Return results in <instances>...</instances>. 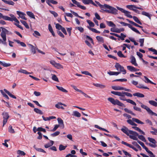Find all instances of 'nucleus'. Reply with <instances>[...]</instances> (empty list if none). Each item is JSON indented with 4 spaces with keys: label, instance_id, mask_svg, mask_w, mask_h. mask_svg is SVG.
I'll return each mask as SVG.
<instances>
[{
    "label": "nucleus",
    "instance_id": "f257e3e1",
    "mask_svg": "<svg viewBox=\"0 0 157 157\" xmlns=\"http://www.w3.org/2000/svg\"><path fill=\"white\" fill-rule=\"evenodd\" d=\"M95 2L101 8V9L104 11L114 14H117L118 10L113 7L105 4L104 5H102L98 2L97 1H95Z\"/></svg>",
    "mask_w": 157,
    "mask_h": 157
},
{
    "label": "nucleus",
    "instance_id": "f03ea898",
    "mask_svg": "<svg viewBox=\"0 0 157 157\" xmlns=\"http://www.w3.org/2000/svg\"><path fill=\"white\" fill-rule=\"evenodd\" d=\"M1 28L2 29V31L0 35L3 39V40L0 38V44L2 43L6 45V34H11L12 33L3 27H1Z\"/></svg>",
    "mask_w": 157,
    "mask_h": 157
},
{
    "label": "nucleus",
    "instance_id": "7ed1b4c3",
    "mask_svg": "<svg viewBox=\"0 0 157 157\" xmlns=\"http://www.w3.org/2000/svg\"><path fill=\"white\" fill-rule=\"evenodd\" d=\"M108 100L114 105H117L121 107L125 106V105L123 103L121 102L117 99L115 100L114 98H108Z\"/></svg>",
    "mask_w": 157,
    "mask_h": 157
},
{
    "label": "nucleus",
    "instance_id": "20e7f679",
    "mask_svg": "<svg viewBox=\"0 0 157 157\" xmlns=\"http://www.w3.org/2000/svg\"><path fill=\"white\" fill-rule=\"evenodd\" d=\"M140 104H141V107L143 109H144L146 110L148 113L151 115H154L155 116H157V114L153 112L146 105H145L144 104H143L141 102H140Z\"/></svg>",
    "mask_w": 157,
    "mask_h": 157
},
{
    "label": "nucleus",
    "instance_id": "39448f33",
    "mask_svg": "<svg viewBox=\"0 0 157 157\" xmlns=\"http://www.w3.org/2000/svg\"><path fill=\"white\" fill-rule=\"evenodd\" d=\"M129 138L134 140H138V138L137 137L138 136V134L136 132L132 130H129Z\"/></svg>",
    "mask_w": 157,
    "mask_h": 157
},
{
    "label": "nucleus",
    "instance_id": "423d86ee",
    "mask_svg": "<svg viewBox=\"0 0 157 157\" xmlns=\"http://www.w3.org/2000/svg\"><path fill=\"white\" fill-rule=\"evenodd\" d=\"M127 122L128 124H131L132 125V124L134 122H136L137 123L141 124H144V123L143 122L140 121V120H139V119H137L134 118H132V120H130V119L127 120Z\"/></svg>",
    "mask_w": 157,
    "mask_h": 157
},
{
    "label": "nucleus",
    "instance_id": "0eeeda50",
    "mask_svg": "<svg viewBox=\"0 0 157 157\" xmlns=\"http://www.w3.org/2000/svg\"><path fill=\"white\" fill-rule=\"evenodd\" d=\"M115 66L118 71L119 70L120 71L122 72L123 74H125L126 73V71L124 69V67L119 63H116Z\"/></svg>",
    "mask_w": 157,
    "mask_h": 157
},
{
    "label": "nucleus",
    "instance_id": "6e6552de",
    "mask_svg": "<svg viewBox=\"0 0 157 157\" xmlns=\"http://www.w3.org/2000/svg\"><path fill=\"white\" fill-rule=\"evenodd\" d=\"M2 115H3V126H4L7 122V120L9 117V116L7 113L5 112L2 113Z\"/></svg>",
    "mask_w": 157,
    "mask_h": 157
},
{
    "label": "nucleus",
    "instance_id": "1a4fd4ad",
    "mask_svg": "<svg viewBox=\"0 0 157 157\" xmlns=\"http://www.w3.org/2000/svg\"><path fill=\"white\" fill-rule=\"evenodd\" d=\"M111 93L116 95H118L120 97H125V95L124 94V92H121L118 91H112Z\"/></svg>",
    "mask_w": 157,
    "mask_h": 157
},
{
    "label": "nucleus",
    "instance_id": "9d476101",
    "mask_svg": "<svg viewBox=\"0 0 157 157\" xmlns=\"http://www.w3.org/2000/svg\"><path fill=\"white\" fill-rule=\"evenodd\" d=\"M120 99L121 100H123L124 101H126L127 102L131 103V104L136 105V103L134 101H133L129 99H126L125 98V97H120Z\"/></svg>",
    "mask_w": 157,
    "mask_h": 157
},
{
    "label": "nucleus",
    "instance_id": "9b49d317",
    "mask_svg": "<svg viewBox=\"0 0 157 157\" xmlns=\"http://www.w3.org/2000/svg\"><path fill=\"white\" fill-rule=\"evenodd\" d=\"M82 2L85 4H91L95 6H97V5L95 4L92 0H82Z\"/></svg>",
    "mask_w": 157,
    "mask_h": 157
},
{
    "label": "nucleus",
    "instance_id": "f8f14e48",
    "mask_svg": "<svg viewBox=\"0 0 157 157\" xmlns=\"http://www.w3.org/2000/svg\"><path fill=\"white\" fill-rule=\"evenodd\" d=\"M17 14L19 15V17L21 18L22 19L25 20H27V18L25 17V15H26L25 13L19 11H17Z\"/></svg>",
    "mask_w": 157,
    "mask_h": 157
},
{
    "label": "nucleus",
    "instance_id": "ddd939ff",
    "mask_svg": "<svg viewBox=\"0 0 157 157\" xmlns=\"http://www.w3.org/2000/svg\"><path fill=\"white\" fill-rule=\"evenodd\" d=\"M121 143L122 144H123L125 145H126L129 147L130 148H132L133 150H135V151H138V150L135 147H134L133 146H132V145L131 144H129L128 143H127L125 142L124 141H122Z\"/></svg>",
    "mask_w": 157,
    "mask_h": 157
},
{
    "label": "nucleus",
    "instance_id": "4468645a",
    "mask_svg": "<svg viewBox=\"0 0 157 157\" xmlns=\"http://www.w3.org/2000/svg\"><path fill=\"white\" fill-rule=\"evenodd\" d=\"M57 121L59 124L58 125H59V126L62 128H63L64 127V125L63 120L61 118H58L57 119Z\"/></svg>",
    "mask_w": 157,
    "mask_h": 157
},
{
    "label": "nucleus",
    "instance_id": "2eb2a0df",
    "mask_svg": "<svg viewBox=\"0 0 157 157\" xmlns=\"http://www.w3.org/2000/svg\"><path fill=\"white\" fill-rule=\"evenodd\" d=\"M10 16L11 17L10 19L11 20L10 21H14L15 22L17 23L18 24L19 23V21L12 14H10Z\"/></svg>",
    "mask_w": 157,
    "mask_h": 157
},
{
    "label": "nucleus",
    "instance_id": "dca6fc26",
    "mask_svg": "<svg viewBox=\"0 0 157 157\" xmlns=\"http://www.w3.org/2000/svg\"><path fill=\"white\" fill-rule=\"evenodd\" d=\"M130 58L131 59V63L134 66H137L138 64L136 63L135 57L133 56H131Z\"/></svg>",
    "mask_w": 157,
    "mask_h": 157
},
{
    "label": "nucleus",
    "instance_id": "f3484780",
    "mask_svg": "<svg viewBox=\"0 0 157 157\" xmlns=\"http://www.w3.org/2000/svg\"><path fill=\"white\" fill-rule=\"evenodd\" d=\"M28 45L29 48L31 49V52L33 53V54H35L36 53V50L37 48L30 44H29Z\"/></svg>",
    "mask_w": 157,
    "mask_h": 157
},
{
    "label": "nucleus",
    "instance_id": "a211bd4d",
    "mask_svg": "<svg viewBox=\"0 0 157 157\" xmlns=\"http://www.w3.org/2000/svg\"><path fill=\"white\" fill-rule=\"evenodd\" d=\"M124 128L121 129V131L126 134L128 136H129V130L125 127H124Z\"/></svg>",
    "mask_w": 157,
    "mask_h": 157
},
{
    "label": "nucleus",
    "instance_id": "6ab92c4d",
    "mask_svg": "<svg viewBox=\"0 0 157 157\" xmlns=\"http://www.w3.org/2000/svg\"><path fill=\"white\" fill-rule=\"evenodd\" d=\"M5 3L8 4L9 5L13 6L14 4V3L12 1H7L6 0H2Z\"/></svg>",
    "mask_w": 157,
    "mask_h": 157
},
{
    "label": "nucleus",
    "instance_id": "aec40b11",
    "mask_svg": "<svg viewBox=\"0 0 157 157\" xmlns=\"http://www.w3.org/2000/svg\"><path fill=\"white\" fill-rule=\"evenodd\" d=\"M4 90L10 97L11 98H15V99H16V97L15 96H14V95L12 94L9 91H8L6 89H4Z\"/></svg>",
    "mask_w": 157,
    "mask_h": 157
},
{
    "label": "nucleus",
    "instance_id": "412c9836",
    "mask_svg": "<svg viewBox=\"0 0 157 157\" xmlns=\"http://www.w3.org/2000/svg\"><path fill=\"white\" fill-rule=\"evenodd\" d=\"M133 95L134 96H137L139 98H143L144 97V95L140 93H136L133 94Z\"/></svg>",
    "mask_w": 157,
    "mask_h": 157
},
{
    "label": "nucleus",
    "instance_id": "4be33fe9",
    "mask_svg": "<svg viewBox=\"0 0 157 157\" xmlns=\"http://www.w3.org/2000/svg\"><path fill=\"white\" fill-rule=\"evenodd\" d=\"M137 141V142L146 151H147L148 150L147 148L145 146L144 143L143 142L139 140H138Z\"/></svg>",
    "mask_w": 157,
    "mask_h": 157
},
{
    "label": "nucleus",
    "instance_id": "5701e85b",
    "mask_svg": "<svg viewBox=\"0 0 157 157\" xmlns=\"http://www.w3.org/2000/svg\"><path fill=\"white\" fill-rule=\"evenodd\" d=\"M93 84L96 87H99L102 89L104 88L105 87V85L101 84L93 83Z\"/></svg>",
    "mask_w": 157,
    "mask_h": 157
},
{
    "label": "nucleus",
    "instance_id": "b1692460",
    "mask_svg": "<svg viewBox=\"0 0 157 157\" xmlns=\"http://www.w3.org/2000/svg\"><path fill=\"white\" fill-rule=\"evenodd\" d=\"M112 88L115 90H121L123 89V87L120 86H113Z\"/></svg>",
    "mask_w": 157,
    "mask_h": 157
},
{
    "label": "nucleus",
    "instance_id": "393cba45",
    "mask_svg": "<svg viewBox=\"0 0 157 157\" xmlns=\"http://www.w3.org/2000/svg\"><path fill=\"white\" fill-rule=\"evenodd\" d=\"M56 87L57 89H58L59 90L62 91L63 92L67 93L68 92L67 91L63 88V87L61 86H56Z\"/></svg>",
    "mask_w": 157,
    "mask_h": 157
},
{
    "label": "nucleus",
    "instance_id": "a878e982",
    "mask_svg": "<svg viewBox=\"0 0 157 157\" xmlns=\"http://www.w3.org/2000/svg\"><path fill=\"white\" fill-rule=\"evenodd\" d=\"M27 15L30 17L35 19V17L34 14L32 12L30 11H27L26 12Z\"/></svg>",
    "mask_w": 157,
    "mask_h": 157
},
{
    "label": "nucleus",
    "instance_id": "bb28decb",
    "mask_svg": "<svg viewBox=\"0 0 157 157\" xmlns=\"http://www.w3.org/2000/svg\"><path fill=\"white\" fill-rule=\"evenodd\" d=\"M62 105L64 106H67V105L64 104H63L61 102H58L55 105V107L58 109H60V106Z\"/></svg>",
    "mask_w": 157,
    "mask_h": 157
},
{
    "label": "nucleus",
    "instance_id": "cd10ccee",
    "mask_svg": "<svg viewBox=\"0 0 157 157\" xmlns=\"http://www.w3.org/2000/svg\"><path fill=\"white\" fill-rule=\"evenodd\" d=\"M54 67L58 69H61L63 68V67L62 65L59 63H56Z\"/></svg>",
    "mask_w": 157,
    "mask_h": 157
},
{
    "label": "nucleus",
    "instance_id": "c85d7f7f",
    "mask_svg": "<svg viewBox=\"0 0 157 157\" xmlns=\"http://www.w3.org/2000/svg\"><path fill=\"white\" fill-rule=\"evenodd\" d=\"M132 18H133L134 21L140 25L142 24L141 22L139 21L138 18L134 16L132 17Z\"/></svg>",
    "mask_w": 157,
    "mask_h": 157
},
{
    "label": "nucleus",
    "instance_id": "c756f323",
    "mask_svg": "<svg viewBox=\"0 0 157 157\" xmlns=\"http://www.w3.org/2000/svg\"><path fill=\"white\" fill-rule=\"evenodd\" d=\"M142 14L148 17L150 20L151 19V15L149 13L145 11H143L142 12Z\"/></svg>",
    "mask_w": 157,
    "mask_h": 157
},
{
    "label": "nucleus",
    "instance_id": "7c9ffc66",
    "mask_svg": "<svg viewBox=\"0 0 157 157\" xmlns=\"http://www.w3.org/2000/svg\"><path fill=\"white\" fill-rule=\"evenodd\" d=\"M94 127L95 128H97L99 129L100 130H102L103 131H105V132H109V131H108L105 128H102L99 126L98 125H96H96H94Z\"/></svg>",
    "mask_w": 157,
    "mask_h": 157
},
{
    "label": "nucleus",
    "instance_id": "2f4dec72",
    "mask_svg": "<svg viewBox=\"0 0 157 157\" xmlns=\"http://www.w3.org/2000/svg\"><path fill=\"white\" fill-rule=\"evenodd\" d=\"M18 72L19 73H21L27 75L30 74V73L28 72L26 70L22 69H20L18 70Z\"/></svg>",
    "mask_w": 157,
    "mask_h": 157
},
{
    "label": "nucleus",
    "instance_id": "473e14b6",
    "mask_svg": "<svg viewBox=\"0 0 157 157\" xmlns=\"http://www.w3.org/2000/svg\"><path fill=\"white\" fill-rule=\"evenodd\" d=\"M73 115L78 117H79L81 116L80 113L77 111H74L73 112Z\"/></svg>",
    "mask_w": 157,
    "mask_h": 157
},
{
    "label": "nucleus",
    "instance_id": "72a5a7b5",
    "mask_svg": "<svg viewBox=\"0 0 157 157\" xmlns=\"http://www.w3.org/2000/svg\"><path fill=\"white\" fill-rule=\"evenodd\" d=\"M0 64L4 67H8L11 66V64L10 63H7L5 62H3L0 61Z\"/></svg>",
    "mask_w": 157,
    "mask_h": 157
},
{
    "label": "nucleus",
    "instance_id": "f704fd0d",
    "mask_svg": "<svg viewBox=\"0 0 157 157\" xmlns=\"http://www.w3.org/2000/svg\"><path fill=\"white\" fill-rule=\"evenodd\" d=\"M149 103L151 105L155 106H157V102L153 100L149 101Z\"/></svg>",
    "mask_w": 157,
    "mask_h": 157
},
{
    "label": "nucleus",
    "instance_id": "c9c22d12",
    "mask_svg": "<svg viewBox=\"0 0 157 157\" xmlns=\"http://www.w3.org/2000/svg\"><path fill=\"white\" fill-rule=\"evenodd\" d=\"M124 13L125 15L127 17L130 18L132 17V16L130 15V12H129L125 10Z\"/></svg>",
    "mask_w": 157,
    "mask_h": 157
},
{
    "label": "nucleus",
    "instance_id": "e433bc0d",
    "mask_svg": "<svg viewBox=\"0 0 157 157\" xmlns=\"http://www.w3.org/2000/svg\"><path fill=\"white\" fill-rule=\"evenodd\" d=\"M96 38L98 42H101L102 43H104V39L102 37L98 36L96 37Z\"/></svg>",
    "mask_w": 157,
    "mask_h": 157
},
{
    "label": "nucleus",
    "instance_id": "4c0bfd02",
    "mask_svg": "<svg viewBox=\"0 0 157 157\" xmlns=\"http://www.w3.org/2000/svg\"><path fill=\"white\" fill-rule=\"evenodd\" d=\"M8 131L11 133H15L14 129L12 128V126L11 125H10L9 127Z\"/></svg>",
    "mask_w": 157,
    "mask_h": 157
},
{
    "label": "nucleus",
    "instance_id": "58836bf2",
    "mask_svg": "<svg viewBox=\"0 0 157 157\" xmlns=\"http://www.w3.org/2000/svg\"><path fill=\"white\" fill-rule=\"evenodd\" d=\"M129 28H130L132 30L136 33H137L139 34H140V33L137 29L134 27H132V25H131V26Z\"/></svg>",
    "mask_w": 157,
    "mask_h": 157
},
{
    "label": "nucleus",
    "instance_id": "ea45409f",
    "mask_svg": "<svg viewBox=\"0 0 157 157\" xmlns=\"http://www.w3.org/2000/svg\"><path fill=\"white\" fill-rule=\"evenodd\" d=\"M107 25L110 27H115V25L112 21H106Z\"/></svg>",
    "mask_w": 157,
    "mask_h": 157
},
{
    "label": "nucleus",
    "instance_id": "a19ab883",
    "mask_svg": "<svg viewBox=\"0 0 157 157\" xmlns=\"http://www.w3.org/2000/svg\"><path fill=\"white\" fill-rule=\"evenodd\" d=\"M136 6L134 5H128L126 6V7L128 9L132 10H133V9H134V8H136Z\"/></svg>",
    "mask_w": 157,
    "mask_h": 157
},
{
    "label": "nucleus",
    "instance_id": "79ce46f5",
    "mask_svg": "<svg viewBox=\"0 0 157 157\" xmlns=\"http://www.w3.org/2000/svg\"><path fill=\"white\" fill-rule=\"evenodd\" d=\"M34 111L37 113L39 114H43V113L42 111L37 108H34Z\"/></svg>",
    "mask_w": 157,
    "mask_h": 157
},
{
    "label": "nucleus",
    "instance_id": "37998d69",
    "mask_svg": "<svg viewBox=\"0 0 157 157\" xmlns=\"http://www.w3.org/2000/svg\"><path fill=\"white\" fill-rule=\"evenodd\" d=\"M52 79L54 81H55L56 82H59V81L58 80V78L54 74H52Z\"/></svg>",
    "mask_w": 157,
    "mask_h": 157
},
{
    "label": "nucleus",
    "instance_id": "c03bdc74",
    "mask_svg": "<svg viewBox=\"0 0 157 157\" xmlns=\"http://www.w3.org/2000/svg\"><path fill=\"white\" fill-rule=\"evenodd\" d=\"M124 110L125 112L130 113L134 116H136V114L135 113H133L131 111L128 109L124 108Z\"/></svg>",
    "mask_w": 157,
    "mask_h": 157
},
{
    "label": "nucleus",
    "instance_id": "a18cd8bd",
    "mask_svg": "<svg viewBox=\"0 0 157 157\" xmlns=\"http://www.w3.org/2000/svg\"><path fill=\"white\" fill-rule=\"evenodd\" d=\"M147 139L149 141L153 143V144H156V140L150 137H148Z\"/></svg>",
    "mask_w": 157,
    "mask_h": 157
},
{
    "label": "nucleus",
    "instance_id": "49530a36",
    "mask_svg": "<svg viewBox=\"0 0 157 157\" xmlns=\"http://www.w3.org/2000/svg\"><path fill=\"white\" fill-rule=\"evenodd\" d=\"M20 21L23 25H24V26L26 28H29V25H28L27 23L25 21L21 20H20Z\"/></svg>",
    "mask_w": 157,
    "mask_h": 157
},
{
    "label": "nucleus",
    "instance_id": "de8ad7c7",
    "mask_svg": "<svg viewBox=\"0 0 157 157\" xmlns=\"http://www.w3.org/2000/svg\"><path fill=\"white\" fill-rule=\"evenodd\" d=\"M33 147L36 150H37L38 151L42 152L44 153H46V151H44L43 149L41 148H36L35 145Z\"/></svg>",
    "mask_w": 157,
    "mask_h": 157
},
{
    "label": "nucleus",
    "instance_id": "09e8293b",
    "mask_svg": "<svg viewBox=\"0 0 157 157\" xmlns=\"http://www.w3.org/2000/svg\"><path fill=\"white\" fill-rule=\"evenodd\" d=\"M138 138L142 141L145 142L146 141V139L144 136L142 135H139L137 136Z\"/></svg>",
    "mask_w": 157,
    "mask_h": 157
},
{
    "label": "nucleus",
    "instance_id": "8fccbe9b",
    "mask_svg": "<svg viewBox=\"0 0 157 157\" xmlns=\"http://www.w3.org/2000/svg\"><path fill=\"white\" fill-rule=\"evenodd\" d=\"M0 92L2 94V95L3 97H5L7 99H9V98L8 97V96L3 91V90H0Z\"/></svg>",
    "mask_w": 157,
    "mask_h": 157
},
{
    "label": "nucleus",
    "instance_id": "3c124183",
    "mask_svg": "<svg viewBox=\"0 0 157 157\" xmlns=\"http://www.w3.org/2000/svg\"><path fill=\"white\" fill-rule=\"evenodd\" d=\"M2 18L4 20H6V21H11V20L10 19V17H9L7 16H3Z\"/></svg>",
    "mask_w": 157,
    "mask_h": 157
},
{
    "label": "nucleus",
    "instance_id": "603ef678",
    "mask_svg": "<svg viewBox=\"0 0 157 157\" xmlns=\"http://www.w3.org/2000/svg\"><path fill=\"white\" fill-rule=\"evenodd\" d=\"M86 21L88 23L90 27H94V24L90 20H86Z\"/></svg>",
    "mask_w": 157,
    "mask_h": 157
},
{
    "label": "nucleus",
    "instance_id": "864d4df0",
    "mask_svg": "<svg viewBox=\"0 0 157 157\" xmlns=\"http://www.w3.org/2000/svg\"><path fill=\"white\" fill-rule=\"evenodd\" d=\"M67 146H64L62 144H60L59 146V149L60 151H62L65 150Z\"/></svg>",
    "mask_w": 157,
    "mask_h": 157
},
{
    "label": "nucleus",
    "instance_id": "5fc2aeb1",
    "mask_svg": "<svg viewBox=\"0 0 157 157\" xmlns=\"http://www.w3.org/2000/svg\"><path fill=\"white\" fill-rule=\"evenodd\" d=\"M127 68L131 71H134L135 68L132 66H127Z\"/></svg>",
    "mask_w": 157,
    "mask_h": 157
},
{
    "label": "nucleus",
    "instance_id": "6e6d98bb",
    "mask_svg": "<svg viewBox=\"0 0 157 157\" xmlns=\"http://www.w3.org/2000/svg\"><path fill=\"white\" fill-rule=\"evenodd\" d=\"M137 87L139 88H143L145 89H149V88L146 86H144L143 85L139 84V86H137Z\"/></svg>",
    "mask_w": 157,
    "mask_h": 157
},
{
    "label": "nucleus",
    "instance_id": "4d7b16f0",
    "mask_svg": "<svg viewBox=\"0 0 157 157\" xmlns=\"http://www.w3.org/2000/svg\"><path fill=\"white\" fill-rule=\"evenodd\" d=\"M60 132L59 131H56L54 133L51 134V135L52 137L56 136L60 134Z\"/></svg>",
    "mask_w": 157,
    "mask_h": 157
},
{
    "label": "nucleus",
    "instance_id": "13d9d810",
    "mask_svg": "<svg viewBox=\"0 0 157 157\" xmlns=\"http://www.w3.org/2000/svg\"><path fill=\"white\" fill-rule=\"evenodd\" d=\"M81 73L82 74H84L86 75H88L91 77H92V75L87 71H82L81 72Z\"/></svg>",
    "mask_w": 157,
    "mask_h": 157
},
{
    "label": "nucleus",
    "instance_id": "bf43d9fd",
    "mask_svg": "<svg viewBox=\"0 0 157 157\" xmlns=\"http://www.w3.org/2000/svg\"><path fill=\"white\" fill-rule=\"evenodd\" d=\"M139 42L140 43V46L141 47H143L144 46V39H140L139 40Z\"/></svg>",
    "mask_w": 157,
    "mask_h": 157
},
{
    "label": "nucleus",
    "instance_id": "052dcab7",
    "mask_svg": "<svg viewBox=\"0 0 157 157\" xmlns=\"http://www.w3.org/2000/svg\"><path fill=\"white\" fill-rule=\"evenodd\" d=\"M76 29H78L80 32L82 33L84 31V29L83 28L81 27H77L75 28Z\"/></svg>",
    "mask_w": 157,
    "mask_h": 157
},
{
    "label": "nucleus",
    "instance_id": "680f3d73",
    "mask_svg": "<svg viewBox=\"0 0 157 157\" xmlns=\"http://www.w3.org/2000/svg\"><path fill=\"white\" fill-rule=\"evenodd\" d=\"M120 23L122 25L124 26H128L129 27L131 26V25L130 24L127 23H125L124 22L121 21L120 22Z\"/></svg>",
    "mask_w": 157,
    "mask_h": 157
},
{
    "label": "nucleus",
    "instance_id": "e2e57ef3",
    "mask_svg": "<svg viewBox=\"0 0 157 157\" xmlns=\"http://www.w3.org/2000/svg\"><path fill=\"white\" fill-rule=\"evenodd\" d=\"M17 153L18 154H20L22 155H25V153L24 152L20 150H18L17 151Z\"/></svg>",
    "mask_w": 157,
    "mask_h": 157
},
{
    "label": "nucleus",
    "instance_id": "0e129e2a",
    "mask_svg": "<svg viewBox=\"0 0 157 157\" xmlns=\"http://www.w3.org/2000/svg\"><path fill=\"white\" fill-rule=\"evenodd\" d=\"M121 36H120V37H118L119 38H120L121 40H124V38H125L126 37V35H124L123 33H121Z\"/></svg>",
    "mask_w": 157,
    "mask_h": 157
},
{
    "label": "nucleus",
    "instance_id": "69168bd1",
    "mask_svg": "<svg viewBox=\"0 0 157 157\" xmlns=\"http://www.w3.org/2000/svg\"><path fill=\"white\" fill-rule=\"evenodd\" d=\"M146 151L150 154V157H155V155L151 151L149 150L148 149Z\"/></svg>",
    "mask_w": 157,
    "mask_h": 157
},
{
    "label": "nucleus",
    "instance_id": "338daca9",
    "mask_svg": "<svg viewBox=\"0 0 157 157\" xmlns=\"http://www.w3.org/2000/svg\"><path fill=\"white\" fill-rule=\"evenodd\" d=\"M33 35L35 37H36V36H41L40 33L36 31H34V33H33Z\"/></svg>",
    "mask_w": 157,
    "mask_h": 157
},
{
    "label": "nucleus",
    "instance_id": "774afa93",
    "mask_svg": "<svg viewBox=\"0 0 157 157\" xmlns=\"http://www.w3.org/2000/svg\"><path fill=\"white\" fill-rule=\"evenodd\" d=\"M56 29L60 30L61 29L62 27V26L59 24L57 23L56 25Z\"/></svg>",
    "mask_w": 157,
    "mask_h": 157
}]
</instances>
